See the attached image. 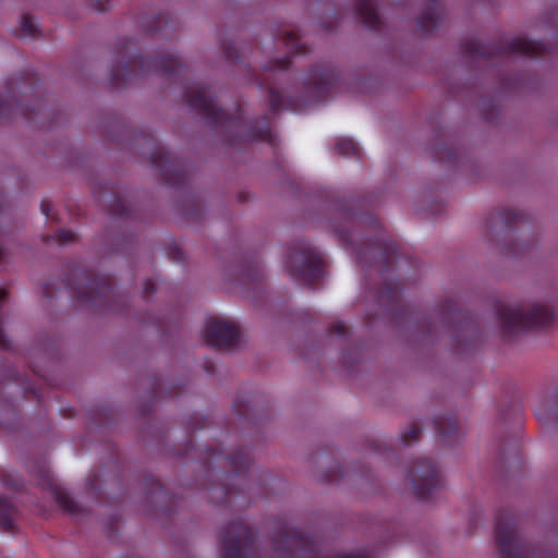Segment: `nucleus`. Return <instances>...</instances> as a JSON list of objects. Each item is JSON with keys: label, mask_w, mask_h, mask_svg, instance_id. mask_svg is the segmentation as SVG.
<instances>
[{"label": "nucleus", "mask_w": 558, "mask_h": 558, "mask_svg": "<svg viewBox=\"0 0 558 558\" xmlns=\"http://www.w3.org/2000/svg\"><path fill=\"white\" fill-rule=\"evenodd\" d=\"M290 68L291 59L288 56L281 59L271 60L264 66V76L256 81L260 89L268 90L269 110L272 113H276L281 109L295 112L303 106V101L301 99L286 97L284 90H281L275 83L270 82V80L284 75Z\"/></svg>", "instance_id": "9"}, {"label": "nucleus", "mask_w": 558, "mask_h": 558, "mask_svg": "<svg viewBox=\"0 0 558 558\" xmlns=\"http://www.w3.org/2000/svg\"><path fill=\"white\" fill-rule=\"evenodd\" d=\"M407 474L420 500L434 499L444 486L439 468L429 459H418L407 470Z\"/></svg>", "instance_id": "11"}, {"label": "nucleus", "mask_w": 558, "mask_h": 558, "mask_svg": "<svg viewBox=\"0 0 558 558\" xmlns=\"http://www.w3.org/2000/svg\"><path fill=\"white\" fill-rule=\"evenodd\" d=\"M435 328H436L435 326H432V327H428V330L433 331V329H435Z\"/></svg>", "instance_id": "44"}, {"label": "nucleus", "mask_w": 558, "mask_h": 558, "mask_svg": "<svg viewBox=\"0 0 558 558\" xmlns=\"http://www.w3.org/2000/svg\"><path fill=\"white\" fill-rule=\"evenodd\" d=\"M20 109V104L11 96L0 98V117H12Z\"/></svg>", "instance_id": "27"}, {"label": "nucleus", "mask_w": 558, "mask_h": 558, "mask_svg": "<svg viewBox=\"0 0 558 558\" xmlns=\"http://www.w3.org/2000/svg\"><path fill=\"white\" fill-rule=\"evenodd\" d=\"M422 429L420 426L411 425L401 436L404 446H409L418 440Z\"/></svg>", "instance_id": "30"}, {"label": "nucleus", "mask_w": 558, "mask_h": 558, "mask_svg": "<svg viewBox=\"0 0 558 558\" xmlns=\"http://www.w3.org/2000/svg\"><path fill=\"white\" fill-rule=\"evenodd\" d=\"M352 221L363 220L375 233L372 239L354 245L353 250L360 263L368 268H375L383 280H387L389 272L393 270L395 265L401 257L399 245L388 238L380 222L373 216L360 218L350 215Z\"/></svg>", "instance_id": "3"}, {"label": "nucleus", "mask_w": 558, "mask_h": 558, "mask_svg": "<svg viewBox=\"0 0 558 558\" xmlns=\"http://www.w3.org/2000/svg\"><path fill=\"white\" fill-rule=\"evenodd\" d=\"M183 98L185 104L204 117L208 124L220 129L225 142L230 146L252 142H274L267 117L246 121L241 107H236L233 116L227 114L217 106L216 96L208 85L198 82L190 83L183 92Z\"/></svg>", "instance_id": "1"}, {"label": "nucleus", "mask_w": 558, "mask_h": 558, "mask_svg": "<svg viewBox=\"0 0 558 558\" xmlns=\"http://www.w3.org/2000/svg\"><path fill=\"white\" fill-rule=\"evenodd\" d=\"M109 211L117 217H129L131 215V206L124 198L114 197Z\"/></svg>", "instance_id": "26"}, {"label": "nucleus", "mask_w": 558, "mask_h": 558, "mask_svg": "<svg viewBox=\"0 0 558 558\" xmlns=\"http://www.w3.org/2000/svg\"><path fill=\"white\" fill-rule=\"evenodd\" d=\"M159 31H160V29H159V27H156V28L150 29L151 34H155V33H157V32H159Z\"/></svg>", "instance_id": "43"}, {"label": "nucleus", "mask_w": 558, "mask_h": 558, "mask_svg": "<svg viewBox=\"0 0 558 558\" xmlns=\"http://www.w3.org/2000/svg\"><path fill=\"white\" fill-rule=\"evenodd\" d=\"M2 243H3L2 232L0 231V245H2ZM4 258H5V252H4L3 247L0 246V266L2 265Z\"/></svg>", "instance_id": "39"}, {"label": "nucleus", "mask_w": 558, "mask_h": 558, "mask_svg": "<svg viewBox=\"0 0 558 558\" xmlns=\"http://www.w3.org/2000/svg\"><path fill=\"white\" fill-rule=\"evenodd\" d=\"M62 286L81 303L114 311V303L123 302L120 295H117L111 279L92 270L73 269L66 280L62 281Z\"/></svg>", "instance_id": "4"}, {"label": "nucleus", "mask_w": 558, "mask_h": 558, "mask_svg": "<svg viewBox=\"0 0 558 558\" xmlns=\"http://www.w3.org/2000/svg\"><path fill=\"white\" fill-rule=\"evenodd\" d=\"M37 33V25L33 21L32 16L23 15L21 17V28L19 36L21 37H34Z\"/></svg>", "instance_id": "28"}, {"label": "nucleus", "mask_w": 558, "mask_h": 558, "mask_svg": "<svg viewBox=\"0 0 558 558\" xmlns=\"http://www.w3.org/2000/svg\"><path fill=\"white\" fill-rule=\"evenodd\" d=\"M40 210L48 220H54L52 204L49 201L44 199L41 202Z\"/></svg>", "instance_id": "33"}, {"label": "nucleus", "mask_w": 558, "mask_h": 558, "mask_svg": "<svg viewBox=\"0 0 558 558\" xmlns=\"http://www.w3.org/2000/svg\"><path fill=\"white\" fill-rule=\"evenodd\" d=\"M339 84V72L329 64L314 65L304 80L306 90L317 100L328 98Z\"/></svg>", "instance_id": "13"}, {"label": "nucleus", "mask_w": 558, "mask_h": 558, "mask_svg": "<svg viewBox=\"0 0 558 558\" xmlns=\"http://www.w3.org/2000/svg\"><path fill=\"white\" fill-rule=\"evenodd\" d=\"M498 216L499 220L506 229H511L514 225L523 219L522 213L512 208L502 209L499 211Z\"/></svg>", "instance_id": "25"}, {"label": "nucleus", "mask_w": 558, "mask_h": 558, "mask_svg": "<svg viewBox=\"0 0 558 558\" xmlns=\"http://www.w3.org/2000/svg\"><path fill=\"white\" fill-rule=\"evenodd\" d=\"M231 495H232L231 490L229 488H226V490H225L226 498L230 499Z\"/></svg>", "instance_id": "41"}, {"label": "nucleus", "mask_w": 558, "mask_h": 558, "mask_svg": "<svg viewBox=\"0 0 558 558\" xmlns=\"http://www.w3.org/2000/svg\"><path fill=\"white\" fill-rule=\"evenodd\" d=\"M471 323L470 314L460 310L451 301L441 305L439 311V325L441 328L448 329L453 326L459 331H464L470 329Z\"/></svg>", "instance_id": "15"}, {"label": "nucleus", "mask_w": 558, "mask_h": 558, "mask_svg": "<svg viewBox=\"0 0 558 558\" xmlns=\"http://www.w3.org/2000/svg\"><path fill=\"white\" fill-rule=\"evenodd\" d=\"M48 485L56 502L60 506V508L70 513H76L78 511L76 502L63 486L52 481H49Z\"/></svg>", "instance_id": "21"}, {"label": "nucleus", "mask_w": 558, "mask_h": 558, "mask_svg": "<svg viewBox=\"0 0 558 558\" xmlns=\"http://www.w3.org/2000/svg\"><path fill=\"white\" fill-rule=\"evenodd\" d=\"M14 512L13 505L5 497L0 496V526L4 532L13 529Z\"/></svg>", "instance_id": "23"}, {"label": "nucleus", "mask_w": 558, "mask_h": 558, "mask_svg": "<svg viewBox=\"0 0 558 558\" xmlns=\"http://www.w3.org/2000/svg\"><path fill=\"white\" fill-rule=\"evenodd\" d=\"M244 279L248 282L259 284L264 279V274L258 264L250 265L244 271Z\"/></svg>", "instance_id": "29"}, {"label": "nucleus", "mask_w": 558, "mask_h": 558, "mask_svg": "<svg viewBox=\"0 0 558 558\" xmlns=\"http://www.w3.org/2000/svg\"><path fill=\"white\" fill-rule=\"evenodd\" d=\"M347 326L342 322L332 324L329 328V332L335 336L344 337L347 335Z\"/></svg>", "instance_id": "32"}, {"label": "nucleus", "mask_w": 558, "mask_h": 558, "mask_svg": "<svg viewBox=\"0 0 558 558\" xmlns=\"http://www.w3.org/2000/svg\"><path fill=\"white\" fill-rule=\"evenodd\" d=\"M435 428L437 434L450 441L451 438L458 436L459 424L453 415H438L434 420Z\"/></svg>", "instance_id": "20"}, {"label": "nucleus", "mask_w": 558, "mask_h": 558, "mask_svg": "<svg viewBox=\"0 0 558 558\" xmlns=\"http://www.w3.org/2000/svg\"><path fill=\"white\" fill-rule=\"evenodd\" d=\"M255 531L243 520L230 522L220 531V557L258 558L255 551Z\"/></svg>", "instance_id": "10"}, {"label": "nucleus", "mask_w": 558, "mask_h": 558, "mask_svg": "<svg viewBox=\"0 0 558 558\" xmlns=\"http://www.w3.org/2000/svg\"><path fill=\"white\" fill-rule=\"evenodd\" d=\"M218 458H219V454H218V453H216V452H214V453H211V454L209 456V459H210V460H213V461L218 460Z\"/></svg>", "instance_id": "40"}, {"label": "nucleus", "mask_w": 558, "mask_h": 558, "mask_svg": "<svg viewBox=\"0 0 558 558\" xmlns=\"http://www.w3.org/2000/svg\"><path fill=\"white\" fill-rule=\"evenodd\" d=\"M52 286L53 284L51 282H46L43 286V294H44L45 298L51 299L53 296V292L50 289Z\"/></svg>", "instance_id": "36"}, {"label": "nucleus", "mask_w": 558, "mask_h": 558, "mask_svg": "<svg viewBox=\"0 0 558 558\" xmlns=\"http://www.w3.org/2000/svg\"><path fill=\"white\" fill-rule=\"evenodd\" d=\"M535 415L537 416L539 422H546L549 418L547 417V414L545 413V410L543 408H536Z\"/></svg>", "instance_id": "37"}, {"label": "nucleus", "mask_w": 558, "mask_h": 558, "mask_svg": "<svg viewBox=\"0 0 558 558\" xmlns=\"http://www.w3.org/2000/svg\"><path fill=\"white\" fill-rule=\"evenodd\" d=\"M96 10L100 11V12H104L106 11V8L104 4L99 3V7H95Z\"/></svg>", "instance_id": "42"}, {"label": "nucleus", "mask_w": 558, "mask_h": 558, "mask_svg": "<svg viewBox=\"0 0 558 558\" xmlns=\"http://www.w3.org/2000/svg\"><path fill=\"white\" fill-rule=\"evenodd\" d=\"M53 240L60 244H69L76 240V234L72 230L59 229L53 235Z\"/></svg>", "instance_id": "31"}, {"label": "nucleus", "mask_w": 558, "mask_h": 558, "mask_svg": "<svg viewBox=\"0 0 558 558\" xmlns=\"http://www.w3.org/2000/svg\"><path fill=\"white\" fill-rule=\"evenodd\" d=\"M151 166L159 170L161 180L171 186L187 183V169L181 159L174 158L169 150L156 145L150 153Z\"/></svg>", "instance_id": "12"}, {"label": "nucleus", "mask_w": 558, "mask_h": 558, "mask_svg": "<svg viewBox=\"0 0 558 558\" xmlns=\"http://www.w3.org/2000/svg\"><path fill=\"white\" fill-rule=\"evenodd\" d=\"M169 255H170L171 259L174 262H182L184 259V254H183L182 250H180L179 247L171 248L169 251Z\"/></svg>", "instance_id": "35"}, {"label": "nucleus", "mask_w": 558, "mask_h": 558, "mask_svg": "<svg viewBox=\"0 0 558 558\" xmlns=\"http://www.w3.org/2000/svg\"><path fill=\"white\" fill-rule=\"evenodd\" d=\"M226 56L229 60L235 61L238 59V54L232 51V48H226Z\"/></svg>", "instance_id": "38"}, {"label": "nucleus", "mask_w": 558, "mask_h": 558, "mask_svg": "<svg viewBox=\"0 0 558 558\" xmlns=\"http://www.w3.org/2000/svg\"><path fill=\"white\" fill-rule=\"evenodd\" d=\"M278 40L295 56L305 54L307 52V46L301 40L300 32L294 26L280 29L278 32Z\"/></svg>", "instance_id": "18"}, {"label": "nucleus", "mask_w": 558, "mask_h": 558, "mask_svg": "<svg viewBox=\"0 0 558 558\" xmlns=\"http://www.w3.org/2000/svg\"><path fill=\"white\" fill-rule=\"evenodd\" d=\"M286 267L295 282L307 288H314L324 276V259L307 242H299L289 247Z\"/></svg>", "instance_id": "7"}, {"label": "nucleus", "mask_w": 558, "mask_h": 558, "mask_svg": "<svg viewBox=\"0 0 558 558\" xmlns=\"http://www.w3.org/2000/svg\"><path fill=\"white\" fill-rule=\"evenodd\" d=\"M355 10L363 24L368 28L378 31L381 19L377 13V7L373 0H356Z\"/></svg>", "instance_id": "17"}, {"label": "nucleus", "mask_w": 558, "mask_h": 558, "mask_svg": "<svg viewBox=\"0 0 558 558\" xmlns=\"http://www.w3.org/2000/svg\"><path fill=\"white\" fill-rule=\"evenodd\" d=\"M378 303L390 308L398 307L401 303V290L398 286L385 282L381 287L373 291Z\"/></svg>", "instance_id": "19"}, {"label": "nucleus", "mask_w": 558, "mask_h": 558, "mask_svg": "<svg viewBox=\"0 0 558 558\" xmlns=\"http://www.w3.org/2000/svg\"><path fill=\"white\" fill-rule=\"evenodd\" d=\"M497 319L506 333L548 327L555 320V312L547 305L535 304L529 311L518 306L499 305Z\"/></svg>", "instance_id": "8"}, {"label": "nucleus", "mask_w": 558, "mask_h": 558, "mask_svg": "<svg viewBox=\"0 0 558 558\" xmlns=\"http://www.w3.org/2000/svg\"><path fill=\"white\" fill-rule=\"evenodd\" d=\"M133 40L123 39L117 51V64L112 68L110 85L120 88L137 76L159 73L167 78L184 76L187 69L177 56L163 53L157 58L143 57L132 50Z\"/></svg>", "instance_id": "2"}, {"label": "nucleus", "mask_w": 558, "mask_h": 558, "mask_svg": "<svg viewBox=\"0 0 558 558\" xmlns=\"http://www.w3.org/2000/svg\"><path fill=\"white\" fill-rule=\"evenodd\" d=\"M494 536L501 558H557L553 550L544 546L531 547L525 544L520 521L512 511L497 515Z\"/></svg>", "instance_id": "5"}, {"label": "nucleus", "mask_w": 558, "mask_h": 558, "mask_svg": "<svg viewBox=\"0 0 558 558\" xmlns=\"http://www.w3.org/2000/svg\"><path fill=\"white\" fill-rule=\"evenodd\" d=\"M203 337L205 343L209 347L230 350L239 344L241 333L239 327L232 322L209 318L206 322Z\"/></svg>", "instance_id": "14"}, {"label": "nucleus", "mask_w": 558, "mask_h": 558, "mask_svg": "<svg viewBox=\"0 0 558 558\" xmlns=\"http://www.w3.org/2000/svg\"><path fill=\"white\" fill-rule=\"evenodd\" d=\"M461 51L472 59H490L507 54H518L530 58H538L549 54L547 47L541 41H534L525 37H514L509 44L482 43L477 39H468L461 44Z\"/></svg>", "instance_id": "6"}, {"label": "nucleus", "mask_w": 558, "mask_h": 558, "mask_svg": "<svg viewBox=\"0 0 558 558\" xmlns=\"http://www.w3.org/2000/svg\"><path fill=\"white\" fill-rule=\"evenodd\" d=\"M157 291L156 282L153 279H147L143 286V292L146 296L155 294Z\"/></svg>", "instance_id": "34"}, {"label": "nucleus", "mask_w": 558, "mask_h": 558, "mask_svg": "<svg viewBox=\"0 0 558 558\" xmlns=\"http://www.w3.org/2000/svg\"><path fill=\"white\" fill-rule=\"evenodd\" d=\"M336 151L343 157L360 158L361 151L357 143L352 138H339L335 145Z\"/></svg>", "instance_id": "24"}, {"label": "nucleus", "mask_w": 558, "mask_h": 558, "mask_svg": "<svg viewBox=\"0 0 558 558\" xmlns=\"http://www.w3.org/2000/svg\"><path fill=\"white\" fill-rule=\"evenodd\" d=\"M444 16V9L438 0H426V7L417 20L420 29L424 33H432L440 25Z\"/></svg>", "instance_id": "16"}, {"label": "nucleus", "mask_w": 558, "mask_h": 558, "mask_svg": "<svg viewBox=\"0 0 558 558\" xmlns=\"http://www.w3.org/2000/svg\"><path fill=\"white\" fill-rule=\"evenodd\" d=\"M226 459L229 466L236 475L250 470L251 460L247 452L242 448L227 456Z\"/></svg>", "instance_id": "22"}]
</instances>
